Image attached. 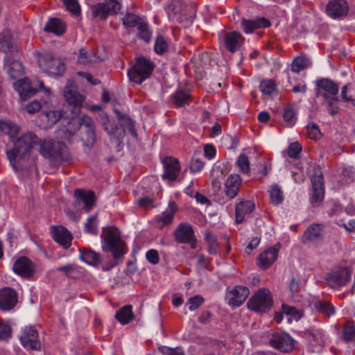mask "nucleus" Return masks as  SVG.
Masks as SVG:
<instances>
[{
    "label": "nucleus",
    "mask_w": 355,
    "mask_h": 355,
    "mask_svg": "<svg viewBox=\"0 0 355 355\" xmlns=\"http://www.w3.org/2000/svg\"><path fill=\"white\" fill-rule=\"evenodd\" d=\"M315 309L326 317H330L335 313L334 306L328 301L316 300L313 303Z\"/></svg>",
    "instance_id": "4c0bfd02"
},
{
    "label": "nucleus",
    "mask_w": 355,
    "mask_h": 355,
    "mask_svg": "<svg viewBox=\"0 0 355 355\" xmlns=\"http://www.w3.org/2000/svg\"><path fill=\"white\" fill-rule=\"evenodd\" d=\"M171 99L175 107H182L190 100V95L184 90L178 89L172 95Z\"/></svg>",
    "instance_id": "58836bf2"
},
{
    "label": "nucleus",
    "mask_w": 355,
    "mask_h": 355,
    "mask_svg": "<svg viewBox=\"0 0 355 355\" xmlns=\"http://www.w3.org/2000/svg\"><path fill=\"white\" fill-rule=\"evenodd\" d=\"M115 318L122 324H128L134 318L132 306L131 305L123 306L116 313Z\"/></svg>",
    "instance_id": "c9c22d12"
},
{
    "label": "nucleus",
    "mask_w": 355,
    "mask_h": 355,
    "mask_svg": "<svg viewBox=\"0 0 355 355\" xmlns=\"http://www.w3.org/2000/svg\"><path fill=\"white\" fill-rule=\"evenodd\" d=\"M83 127L86 132V138L83 139L84 146L90 149L96 142L94 123L92 119L87 115L83 116Z\"/></svg>",
    "instance_id": "4be33fe9"
},
{
    "label": "nucleus",
    "mask_w": 355,
    "mask_h": 355,
    "mask_svg": "<svg viewBox=\"0 0 355 355\" xmlns=\"http://www.w3.org/2000/svg\"><path fill=\"white\" fill-rule=\"evenodd\" d=\"M224 42L226 49L231 53H234L241 46L243 37L239 32H229L225 35Z\"/></svg>",
    "instance_id": "bb28decb"
},
{
    "label": "nucleus",
    "mask_w": 355,
    "mask_h": 355,
    "mask_svg": "<svg viewBox=\"0 0 355 355\" xmlns=\"http://www.w3.org/2000/svg\"><path fill=\"white\" fill-rule=\"evenodd\" d=\"M37 62L40 69L53 76H62L66 69L64 62L60 58L49 53L42 54L38 58Z\"/></svg>",
    "instance_id": "39448f33"
},
{
    "label": "nucleus",
    "mask_w": 355,
    "mask_h": 355,
    "mask_svg": "<svg viewBox=\"0 0 355 355\" xmlns=\"http://www.w3.org/2000/svg\"><path fill=\"white\" fill-rule=\"evenodd\" d=\"M237 165L240 169V171L243 173H248L250 171V163L247 155L245 154H241L237 159Z\"/></svg>",
    "instance_id": "13d9d810"
},
{
    "label": "nucleus",
    "mask_w": 355,
    "mask_h": 355,
    "mask_svg": "<svg viewBox=\"0 0 355 355\" xmlns=\"http://www.w3.org/2000/svg\"><path fill=\"white\" fill-rule=\"evenodd\" d=\"M282 309L283 313L288 316V320L291 321V319L298 320L301 315L300 312L293 306H290L286 304H282Z\"/></svg>",
    "instance_id": "5fc2aeb1"
},
{
    "label": "nucleus",
    "mask_w": 355,
    "mask_h": 355,
    "mask_svg": "<svg viewBox=\"0 0 355 355\" xmlns=\"http://www.w3.org/2000/svg\"><path fill=\"white\" fill-rule=\"evenodd\" d=\"M102 248L105 252H110L116 259L121 258L125 253V243L122 241L119 230L110 227L101 235Z\"/></svg>",
    "instance_id": "f03ea898"
},
{
    "label": "nucleus",
    "mask_w": 355,
    "mask_h": 355,
    "mask_svg": "<svg viewBox=\"0 0 355 355\" xmlns=\"http://www.w3.org/2000/svg\"><path fill=\"white\" fill-rule=\"evenodd\" d=\"M17 302V295L15 290L10 288L0 289V309L9 311L14 308Z\"/></svg>",
    "instance_id": "f3484780"
},
{
    "label": "nucleus",
    "mask_w": 355,
    "mask_h": 355,
    "mask_svg": "<svg viewBox=\"0 0 355 355\" xmlns=\"http://www.w3.org/2000/svg\"><path fill=\"white\" fill-rule=\"evenodd\" d=\"M12 48V39L9 31H3L0 34V51H10Z\"/></svg>",
    "instance_id": "79ce46f5"
},
{
    "label": "nucleus",
    "mask_w": 355,
    "mask_h": 355,
    "mask_svg": "<svg viewBox=\"0 0 355 355\" xmlns=\"http://www.w3.org/2000/svg\"><path fill=\"white\" fill-rule=\"evenodd\" d=\"M351 275V271L347 268H338L329 273L328 284L333 288H340L349 282Z\"/></svg>",
    "instance_id": "f8f14e48"
},
{
    "label": "nucleus",
    "mask_w": 355,
    "mask_h": 355,
    "mask_svg": "<svg viewBox=\"0 0 355 355\" xmlns=\"http://www.w3.org/2000/svg\"><path fill=\"white\" fill-rule=\"evenodd\" d=\"M80 259L91 266H97L101 261V255L91 249H80Z\"/></svg>",
    "instance_id": "473e14b6"
},
{
    "label": "nucleus",
    "mask_w": 355,
    "mask_h": 355,
    "mask_svg": "<svg viewBox=\"0 0 355 355\" xmlns=\"http://www.w3.org/2000/svg\"><path fill=\"white\" fill-rule=\"evenodd\" d=\"M343 340L346 343L353 341L355 339V326L353 322H347L343 328Z\"/></svg>",
    "instance_id": "37998d69"
},
{
    "label": "nucleus",
    "mask_w": 355,
    "mask_h": 355,
    "mask_svg": "<svg viewBox=\"0 0 355 355\" xmlns=\"http://www.w3.org/2000/svg\"><path fill=\"white\" fill-rule=\"evenodd\" d=\"M141 19L140 17L135 14L127 12L122 18V21L123 24L126 27H135Z\"/></svg>",
    "instance_id": "6e6d98bb"
},
{
    "label": "nucleus",
    "mask_w": 355,
    "mask_h": 355,
    "mask_svg": "<svg viewBox=\"0 0 355 355\" xmlns=\"http://www.w3.org/2000/svg\"><path fill=\"white\" fill-rule=\"evenodd\" d=\"M249 293V289L246 286H236L229 293V304L235 307L241 306L245 301Z\"/></svg>",
    "instance_id": "a211bd4d"
},
{
    "label": "nucleus",
    "mask_w": 355,
    "mask_h": 355,
    "mask_svg": "<svg viewBox=\"0 0 355 355\" xmlns=\"http://www.w3.org/2000/svg\"><path fill=\"white\" fill-rule=\"evenodd\" d=\"M49 126L53 125L62 117V112L59 110L49 111L44 114Z\"/></svg>",
    "instance_id": "4d7b16f0"
},
{
    "label": "nucleus",
    "mask_w": 355,
    "mask_h": 355,
    "mask_svg": "<svg viewBox=\"0 0 355 355\" xmlns=\"http://www.w3.org/2000/svg\"><path fill=\"white\" fill-rule=\"evenodd\" d=\"M241 178L238 174L230 175L227 177L225 184V192L230 199L235 198L239 191Z\"/></svg>",
    "instance_id": "a878e982"
},
{
    "label": "nucleus",
    "mask_w": 355,
    "mask_h": 355,
    "mask_svg": "<svg viewBox=\"0 0 355 355\" xmlns=\"http://www.w3.org/2000/svg\"><path fill=\"white\" fill-rule=\"evenodd\" d=\"M121 3L116 0H105L92 7V12L96 17L105 20L108 15L117 14L121 10Z\"/></svg>",
    "instance_id": "1a4fd4ad"
},
{
    "label": "nucleus",
    "mask_w": 355,
    "mask_h": 355,
    "mask_svg": "<svg viewBox=\"0 0 355 355\" xmlns=\"http://www.w3.org/2000/svg\"><path fill=\"white\" fill-rule=\"evenodd\" d=\"M168 44L164 37L159 35L157 37L155 43V51L158 54H162L167 51Z\"/></svg>",
    "instance_id": "052dcab7"
},
{
    "label": "nucleus",
    "mask_w": 355,
    "mask_h": 355,
    "mask_svg": "<svg viewBox=\"0 0 355 355\" xmlns=\"http://www.w3.org/2000/svg\"><path fill=\"white\" fill-rule=\"evenodd\" d=\"M44 30L56 35H61L65 32V26L60 19L51 18L46 22Z\"/></svg>",
    "instance_id": "f704fd0d"
},
{
    "label": "nucleus",
    "mask_w": 355,
    "mask_h": 355,
    "mask_svg": "<svg viewBox=\"0 0 355 355\" xmlns=\"http://www.w3.org/2000/svg\"><path fill=\"white\" fill-rule=\"evenodd\" d=\"M205 239L208 245V252L210 254L216 255L218 253V245L216 236L210 232H205Z\"/></svg>",
    "instance_id": "a19ab883"
},
{
    "label": "nucleus",
    "mask_w": 355,
    "mask_h": 355,
    "mask_svg": "<svg viewBox=\"0 0 355 355\" xmlns=\"http://www.w3.org/2000/svg\"><path fill=\"white\" fill-rule=\"evenodd\" d=\"M164 173L162 178L170 181H175L180 172V164L178 159L167 156L162 160Z\"/></svg>",
    "instance_id": "4468645a"
},
{
    "label": "nucleus",
    "mask_w": 355,
    "mask_h": 355,
    "mask_svg": "<svg viewBox=\"0 0 355 355\" xmlns=\"http://www.w3.org/2000/svg\"><path fill=\"white\" fill-rule=\"evenodd\" d=\"M269 343L282 352H289L293 348L294 340L286 333L275 332L270 339Z\"/></svg>",
    "instance_id": "9b49d317"
},
{
    "label": "nucleus",
    "mask_w": 355,
    "mask_h": 355,
    "mask_svg": "<svg viewBox=\"0 0 355 355\" xmlns=\"http://www.w3.org/2000/svg\"><path fill=\"white\" fill-rule=\"evenodd\" d=\"M41 139L33 132H27L13 139V147L8 149L6 155L12 168L17 171V161L27 160L32 148L40 145Z\"/></svg>",
    "instance_id": "f257e3e1"
},
{
    "label": "nucleus",
    "mask_w": 355,
    "mask_h": 355,
    "mask_svg": "<svg viewBox=\"0 0 355 355\" xmlns=\"http://www.w3.org/2000/svg\"><path fill=\"white\" fill-rule=\"evenodd\" d=\"M4 69L12 79H17L23 75L21 63L10 55H7L5 58Z\"/></svg>",
    "instance_id": "393cba45"
},
{
    "label": "nucleus",
    "mask_w": 355,
    "mask_h": 355,
    "mask_svg": "<svg viewBox=\"0 0 355 355\" xmlns=\"http://www.w3.org/2000/svg\"><path fill=\"white\" fill-rule=\"evenodd\" d=\"M96 58L92 52H88L85 48H81L79 51L78 62L80 64H87L95 62Z\"/></svg>",
    "instance_id": "a18cd8bd"
},
{
    "label": "nucleus",
    "mask_w": 355,
    "mask_h": 355,
    "mask_svg": "<svg viewBox=\"0 0 355 355\" xmlns=\"http://www.w3.org/2000/svg\"><path fill=\"white\" fill-rule=\"evenodd\" d=\"M312 196L311 198V204H318L324 199V189L323 177L322 175H314L311 178Z\"/></svg>",
    "instance_id": "aec40b11"
},
{
    "label": "nucleus",
    "mask_w": 355,
    "mask_h": 355,
    "mask_svg": "<svg viewBox=\"0 0 355 355\" xmlns=\"http://www.w3.org/2000/svg\"><path fill=\"white\" fill-rule=\"evenodd\" d=\"M169 8L175 13L187 16L191 9V17L193 15V6L189 0H173Z\"/></svg>",
    "instance_id": "7c9ffc66"
},
{
    "label": "nucleus",
    "mask_w": 355,
    "mask_h": 355,
    "mask_svg": "<svg viewBox=\"0 0 355 355\" xmlns=\"http://www.w3.org/2000/svg\"><path fill=\"white\" fill-rule=\"evenodd\" d=\"M64 97L68 103L71 114L79 115L84 101V96L78 92L73 80H68L64 90Z\"/></svg>",
    "instance_id": "423d86ee"
},
{
    "label": "nucleus",
    "mask_w": 355,
    "mask_h": 355,
    "mask_svg": "<svg viewBox=\"0 0 355 355\" xmlns=\"http://www.w3.org/2000/svg\"><path fill=\"white\" fill-rule=\"evenodd\" d=\"M12 269L16 274L23 277H30L33 275L34 264L27 257H21L14 262Z\"/></svg>",
    "instance_id": "dca6fc26"
},
{
    "label": "nucleus",
    "mask_w": 355,
    "mask_h": 355,
    "mask_svg": "<svg viewBox=\"0 0 355 355\" xmlns=\"http://www.w3.org/2000/svg\"><path fill=\"white\" fill-rule=\"evenodd\" d=\"M270 21L264 17L258 18L254 20H248L243 19L241 21V26L245 33H251L256 29L261 28H268L270 26Z\"/></svg>",
    "instance_id": "c85d7f7f"
},
{
    "label": "nucleus",
    "mask_w": 355,
    "mask_h": 355,
    "mask_svg": "<svg viewBox=\"0 0 355 355\" xmlns=\"http://www.w3.org/2000/svg\"><path fill=\"white\" fill-rule=\"evenodd\" d=\"M20 130L18 125L11 121H1L0 120V131L9 136L10 138H14Z\"/></svg>",
    "instance_id": "e433bc0d"
},
{
    "label": "nucleus",
    "mask_w": 355,
    "mask_h": 355,
    "mask_svg": "<svg viewBox=\"0 0 355 355\" xmlns=\"http://www.w3.org/2000/svg\"><path fill=\"white\" fill-rule=\"evenodd\" d=\"M79 267L75 263H69L65 266L58 267L55 270L62 272L68 277H73L78 272Z\"/></svg>",
    "instance_id": "8fccbe9b"
},
{
    "label": "nucleus",
    "mask_w": 355,
    "mask_h": 355,
    "mask_svg": "<svg viewBox=\"0 0 355 355\" xmlns=\"http://www.w3.org/2000/svg\"><path fill=\"white\" fill-rule=\"evenodd\" d=\"M193 235V229L188 223H181L178 224L173 232L174 239L178 243L191 242Z\"/></svg>",
    "instance_id": "6ab92c4d"
},
{
    "label": "nucleus",
    "mask_w": 355,
    "mask_h": 355,
    "mask_svg": "<svg viewBox=\"0 0 355 355\" xmlns=\"http://www.w3.org/2000/svg\"><path fill=\"white\" fill-rule=\"evenodd\" d=\"M248 307L256 312H266L272 305V298L267 288L259 289L248 302Z\"/></svg>",
    "instance_id": "0eeeda50"
},
{
    "label": "nucleus",
    "mask_w": 355,
    "mask_h": 355,
    "mask_svg": "<svg viewBox=\"0 0 355 355\" xmlns=\"http://www.w3.org/2000/svg\"><path fill=\"white\" fill-rule=\"evenodd\" d=\"M324 239V225L321 223H313L309 225L302 236L303 243H311L318 245Z\"/></svg>",
    "instance_id": "9d476101"
},
{
    "label": "nucleus",
    "mask_w": 355,
    "mask_h": 355,
    "mask_svg": "<svg viewBox=\"0 0 355 355\" xmlns=\"http://www.w3.org/2000/svg\"><path fill=\"white\" fill-rule=\"evenodd\" d=\"M14 87L22 101L33 96L36 90L32 87L28 79H20L14 83Z\"/></svg>",
    "instance_id": "cd10ccee"
},
{
    "label": "nucleus",
    "mask_w": 355,
    "mask_h": 355,
    "mask_svg": "<svg viewBox=\"0 0 355 355\" xmlns=\"http://www.w3.org/2000/svg\"><path fill=\"white\" fill-rule=\"evenodd\" d=\"M279 248L272 247L261 253L257 259V264L261 269L268 268L277 259Z\"/></svg>",
    "instance_id": "5701e85b"
},
{
    "label": "nucleus",
    "mask_w": 355,
    "mask_h": 355,
    "mask_svg": "<svg viewBox=\"0 0 355 355\" xmlns=\"http://www.w3.org/2000/svg\"><path fill=\"white\" fill-rule=\"evenodd\" d=\"M311 62L309 58L304 57H297L292 62L291 70L293 72L298 73L304 69L309 67Z\"/></svg>",
    "instance_id": "ea45409f"
},
{
    "label": "nucleus",
    "mask_w": 355,
    "mask_h": 355,
    "mask_svg": "<svg viewBox=\"0 0 355 355\" xmlns=\"http://www.w3.org/2000/svg\"><path fill=\"white\" fill-rule=\"evenodd\" d=\"M40 153L55 165L67 162L69 159L66 146L60 142H54L52 140H41Z\"/></svg>",
    "instance_id": "7ed1b4c3"
},
{
    "label": "nucleus",
    "mask_w": 355,
    "mask_h": 355,
    "mask_svg": "<svg viewBox=\"0 0 355 355\" xmlns=\"http://www.w3.org/2000/svg\"><path fill=\"white\" fill-rule=\"evenodd\" d=\"M204 164L200 159L193 157L190 164V170L193 173L198 172L203 168Z\"/></svg>",
    "instance_id": "774afa93"
},
{
    "label": "nucleus",
    "mask_w": 355,
    "mask_h": 355,
    "mask_svg": "<svg viewBox=\"0 0 355 355\" xmlns=\"http://www.w3.org/2000/svg\"><path fill=\"white\" fill-rule=\"evenodd\" d=\"M21 345L31 350H39L41 347L38 340V333L33 327H26L20 336Z\"/></svg>",
    "instance_id": "ddd939ff"
},
{
    "label": "nucleus",
    "mask_w": 355,
    "mask_h": 355,
    "mask_svg": "<svg viewBox=\"0 0 355 355\" xmlns=\"http://www.w3.org/2000/svg\"><path fill=\"white\" fill-rule=\"evenodd\" d=\"M74 197L77 200L84 203V209L86 211H89L95 203V195L93 191H86L83 189H77L74 191Z\"/></svg>",
    "instance_id": "c756f323"
},
{
    "label": "nucleus",
    "mask_w": 355,
    "mask_h": 355,
    "mask_svg": "<svg viewBox=\"0 0 355 355\" xmlns=\"http://www.w3.org/2000/svg\"><path fill=\"white\" fill-rule=\"evenodd\" d=\"M254 209V204L250 200L241 201L236 206V222L241 223L245 217L250 214Z\"/></svg>",
    "instance_id": "2f4dec72"
},
{
    "label": "nucleus",
    "mask_w": 355,
    "mask_h": 355,
    "mask_svg": "<svg viewBox=\"0 0 355 355\" xmlns=\"http://www.w3.org/2000/svg\"><path fill=\"white\" fill-rule=\"evenodd\" d=\"M83 116L77 117V116L73 114L69 121L64 119L62 122L64 125L58 130L57 137L63 140L70 139L80 129V126H83Z\"/></svg>",
    "instance_id": "6e6552de"
},
{
    "label": "nucleus",
    "mask_w": 355,
    "mask_h": 355,
    "mask_svg": "<svg viewBox=\"0 0 355 355\" xmlns=\"http://www.w3.org/2000/svg\"><path fill=\"white\" fill-rule=\"evenodd\" d=\"M96 218V215H92L88 217L87 222L85 224V230L86 232L94 235L97 234L98 227Z\"/></svg>",
    "instance_id": "3c124183"
},
{
    "label": "nucleus",
    "mask_w": 355,
    "mask_h": 355,
    "mask_svg": "<svg viewBox=\"0 0 355 355\" xmlns=\"http://www.w3.org/2000/svg\"><path fill=\"white\" fill-rule=\"evenodd\" d=\"M118 118L119 119L124 120V125H125L129 131V132L135 137H137V133L136 132V129L135 127L134 121L130 119L128 116L121 115L120 113L118 114Z\"/></svg>",
    "instance_id": "e2e57ef3"
},
{
    "label": "nucleus",
    "mask_w": 355,
    "mask_h": 355,
    "mask_svg": "<svg viewBox=\"0 0 355 355\" xmlns=\"http://www.w3.org/2000/svg\"><path fill=\"white\" fill-rule=\"evenodd\" d=\"M67 10L74 15L80 14V6L78 0H62Z\"/></svg>",
    "instance_id": "bf43d9fd"
},
{
    "label": "nucleus",
    "mask_w": 355,
    "mask_h": 355,
    "mask_svg": "<svg viewBox=\"0 0 355 355\" xmlns=\"http://www.w3.org/2000/svg\"><path fill=\"white\" fill-rule=\"evenodd\" d=\"M259 89L263 94L270 95L275 91V83L272 80H264L260 83Z\"/></svg>",
    "instance_id": "603ef678"
},
{
    "label": "nucleus",
    "mask_w": 355,
    "mask_h": 355,
    "mask_svg": "<svg viewBox=\"0 0 355 355\" xmlns=\"http://www.w3.org/2000/svg\"><path fill=\"white\" fill-rule=\"evenodd\" d=\"M154 67L155 65L150 60L139 57L136 60L134 66L128 70V76L131 81L140 85L150 76Z\"/></svg>",
    "instance_id": "20e7f679"
},
{
    "label": "nucleus",
    "mask_w": 355,
    "mask_h": 355,
    "mask_svg": "<svg viewBox=\"0 0 355 355\" xmlns=\"http://www.w3.org/2000/svg\"><path fill=\"white\" fill-rule=\"evenodd\" d=\"M316 86L320 90L317 92V96H322L327 98L333 96H337L339 87L334 81L328 78H321L316 81Z\"/></svg>",
    "instance_id": "2eb2a0df"
},
{
    "label": "nucleus",
    "mask_w": 355,
    "mask_h": 355,
    "mask_svg": "<svg viewBox=\"0 0 355 355\" xmlns=\"http://www.w3.org/2000/svg\"><path fill=\"white\" fill-rule=\"evenodd\" d=\"M178 206L174 201H170L168 208L162 212L160 216L162 225H158L159 228H162L164 225H170L173 221L174 215L178 211Z\"/></svg>",
    "instance_id": "72a5a7b5"
},
{
    "label": "nucleus",
    "mask_w": 355,
    "mask_h": 355,
    "mask_svg": "<svg viewBox=\"0 0 355 355\" xmlns=\"http://www.w3.org/2000/svg\"><path fill=\"white\" fill-rule=\"evenodd\" d=\"M327 103V110L330 114L334 116L339 112V107L338 105V98L337 96H333L327 98H324Z\"/></svg>",
    "instance_id": "864d4df0"
},
{
    "label": "nucleus",
    "mask_w": 355,
    "mask_h": 355,
    "mask_svg": "<svg viewBox=\"0 0 355 355\" xmlns=\"http://www.w3.org/2000/svg\"><path fill=\"white\" fill-rule=\"evenodd\" d=\"M42 108V104L38 101H33L30 102L26 107V110L29 114H35L39 112Z\"/></svg>",
    "instance_id": "338daca9"
},
{
    "label": "nucleus",
    "mask_w": 355,
    "mask_h": 355,
    "mask_svg": "<svg viewBox=\"0 0 355 355\" xmlns=\"http://www.w3.org/2000/svg\"><path fill=\"white\" fill-rule=\"evenodd\" d=\"M270 196L271 202L276 205L281 204L284 199L283 192L278 185L271 187Z\"/></svg>",
    "instance_id": "49530a36"
},
{
    "label": "nucleus",
    "mask_w": 355,
    "mask_h": 355,
    "mask_svg": "<svg viewBox=\"0 0 355 355\" xmlns=\"http://www.w3.org/2000/svg\"><path fill=\"white\" fill-rule=\"evenodd\" d=\"M204 302V298L200 295H197L193 297H191L189 299L188 303L189 306L190 311H194L198 309L202 303Z\"/></svg>",
    "instance_id": "69168bd1"
},
{
    "label": "nucleus",
    "mask_w": 355,
    "mask_h": 355,
    "mask_svg": "<svg viewBox=\"0 0 355 355\" xmlns=\"http://www.w3.org/2000/svg\"><path fill=\"white\" fill-rule=\"evenodd\" d=\"M307 134L310 139H317L320 136L319 127L315 123H310L307 125Z\"/></svg>",
    "instance_id": "0e129e2a"
},
{
    "label": "nucleus",
    "mask_w": 355,
    "mask_h": 355,
    "mask_svg": "<svg viewBox=\"0 0 355 355\" xmlns=\"http://www.w3.org/2000/svg\"><path fill=\"white\" fill-rule=\"evenodd\" d=\"M103 129L110 135L111 139H112V137H114L116 139V141L119 143L121 142L124 136V130H121L119 132H117L119 128L116 125H111L110 128H109L108 122H104L103 123Z\"/></svg>",
    "instance_id": "c03bdc74"
},
{
    "label": "nucleus",
    "mask_w": 355,
    "mask_h": 355,
    "mask_svg": "<svg viewBox=\"0 0 355 355\" xmlns=\"http://www.w3.org/2000/svg\"><path fill=\"white\" fill-rule=\"evenodd\" d=\"M52 237L55 242L67 249L71 245L72 236L71 233L62 226H57L52 230Z\"/></svg>",
    "instance_id": "b1692460"
},
{
    "label": "nucleus",
    "mask_w": 355,
    "mask_h": 355,
    "mask_svg": "<svg viewBox=\"0 0 355 355\" xmlns=\"http://www.w3.org/2000/svg\"><path fill=\"white\" fill-rule=\"evenodd\" d=\"M327 13L332 18H338L347 15L348 5L345 0H331L327 5Z\"/></svg>",
    "instance_id": "412c9836"
},
{
    "label": "nucleus",
    "mask_w": 355,
    "mask_h": 355,
    "mask_svg": "<svg viewBox=\"0 0 355 355\" xmlns=\"http://www.w3.org/2000/svg\"><path fill=\"white\" fill-rule=\"evenodd\" d=\"M309 340L313 346L322 347L324 344L322 331L319 329L312 331L309 334Z\"/></svg>",
    "instance_id": "de8ad7c7"
},
{
    "label": "nucleus",
    "mask_w": 355,
    "mask_h": 355,
    "mask_svg": "<svg viewBox=\"0 0 355 355\" xmlns=\"http://www.w3.org/2000/svg\"><path fill=\"white\" fill-rule=\"evenodd\" d=\"M295 110L292 105H287L284 109L283 118L289 126L293 125L295 121Z\"/></svg>",
    "instance_id": "09e8293b"
},
{
    "label": "nucleus",
    "mask_w": 355,
    "mask_h": 355,
    "mask_svg": "<svg viewBox=\"0 0 355 355\" xmlns=\"http://www.w3.org/2000/svg\"><path fill=\"white\" fill-rule=\"evenodd\" d=\"M302 151V146L298 142L291 144L288 148V155L291 158L297 159Z\"/></svg>",
    "instance_id": "680f3d73"
}]
</instances>
